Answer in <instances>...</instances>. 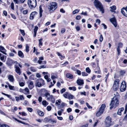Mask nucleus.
<instances>
[{
  "mask_svg": "<svg viewBox=\"0 0 127 127\" xmlns=\"http://www.w3.org/2000/svg\"><path fill=\"white\" fill-rule=\"evenodd\" d=\"M11 15L13 19H16V17L13 14H10Z\"/></svg>",
  "mask_w": 127,
  "mask_h": 127,
  "instance_id": "obj_61",
  "label": "nucleus"
},
{
  "mask_svg": "<svg viewBox=\"0 0 127 127\" xmlns=\"http://www.w3.org/2000/svg\"><path fill=\"white\" fill-rule=\"evenodd\" d=\"M22 91H24V94L26 95L29 94L30 93L29 90L27 88H26L24 90H23Z\"/></svg>",
  "mask_w": 127,
  "mask_h": 127,
  "instance_id": "obj_21",
  "label": "nucleus"
},
{
  "mask_svg": "<svg viewBox=\"0 0 127 127\" xmlns=\"http://www.w3.org/2000/svg\"><path fill=\"white\" fill-rule=\"evenodd\" d=\"M76 71L77 72V73L78 75H80L81 74V73L80 71L78 70H76Z\"/></svg>",
  "mask_w": 127,
  "mask_h": 127,
  "instance_id": "obj_53",
  "label": "nucleus"
},
{
  "mask_svg": "<svg viewBox=\"0 0 127 127\" xmlns=\"http://www.w3.org/2000/svg\"><path fill=\"white\" fill-rule=\"evenodd\" d=\"M23 104L25 105H27L28 104V101L26 100H25Z\"/></svg>",
  "mask_w": 127,
  "mask_h": 127,
  "instance_id": "obj_51",
  "label": "nucleus"
},
{
  "mask_svg": "<svg viewBox=\"0 0 127 127\" xmlns=\"http://www.w3.org/2000/svg\"><path fill=\"white\" fill-rule=\"evenodd\" d=\"M14 120H15L16 121H17V122H18L19 123H21L23 124H25V123H24L23 122H22V121L18 120L16 118H15Z\"/></svg>",
  "mask_w": 127,
  "mask_h": 127,
  "instance_id": "obj_54",
  "label": "nucleus"
},
{
  "mask_svg": "<svg viewBox=\"0 0 127 127\" xmlns=\"http://www.w3.org/2000/svg\"><path fill=\"white\" fill-rule=\"evenodd\" d=\"M82 75L83 76H87L88 75V74L85 72H82Z\"/></svg>",
  "mask_w": 127,
  "mask_h": 127,
  "instance_id": "obj_46",
  "label": "nucleus"
},
{
  "mask_svg": "<svg viewBox=\"0 0 127 127\" xmlns=\"http://www.w3.org/2000/svg\"><path fill=\"white\" fill-rule=\"evenodd\" d=\"M126 83L125 81H123L120 87V90L121 92H123L125 91L126 89Z\"/></svg>",
  "mask_w": 127,
  "mask_h": 127,
  "instance_id": "obj_9",
  "label": "nucleus"
},
{
  "mask_svg": "<svg viewBox=\"0 0 127 127\" xmlns=\"http://www.w3.org/2000/svg\"><path fill=\"white\" fill-rule=\"evenodd\" d=\"M28 5L29 7L31 9L34 8L37 4L36 0H28Z\"/></svg>",
  "mask_w": 127,
  "mask_h": 127,
  "instance_id": "obj_3",
  "label": "nucleus"
},
{
  "mask_svg": "<svg viewBox=\"0 0 127 127\" xmlns=\"http://www.w3.org/2000/svg\"><path fill=\"white\" fill-rule=\"evenodd\" d=\"M86 72L88 73H90L91 72V70L88 67H87L86 68Z\"/></svg>",
  "mask_w": 127,
  "mask_h": 127,
  "instance_id": "obj_44",
  "label": "nucleus"
},
{
  "mask_svg": "<svg viewBox=\"0 0 127 127\" xmlns=\"http://www.w3.org/2000/svg\"><path fill=\"white\" fill-rule=\"evenodd\" d=\"M66 76L69 79H72L73 78V75L69 73H67L66 74Z\"/></svg>",
  "mask_w": 127,
  "mask_h": 127,
  "instance_id": "obj_22",
  "label": "nucleus"
},
{
  "mask_svg": "<svg viewBox=\"0 0 127 127\" xmlns=\"http://www.w3.org/2000/svg\"><path fill=\"white\" fill-rule=\"evenodd\" d=\"M80 11V10L78 9H76L75 10H74L73 11V14H75L76 13H78L79 11Z\"/></svg>",
  "mask_w": 127,
  "mask_h": 127,
  "instance_id": "obj_38",
  "label": "nucleus"
},
{
  "mask_svg": "<svg viewBox=\"0 0 127 127\" xmlns=\"http://www.w3.org/2000/svg\"><path fill=\"white\" fill-rule=\"evenodd\" d=\"M25 0H18L16 4H21L25 2Z\"/></svg>",
  "mask_w": 127,
  "mask_h": 127,
  "instance_id": "obj_26",
  "label": "nucleus"
},
{
  "mask_svg": "<svg viewBox=\"0 0 127 127\" xmlns=\"http://www.w3.org/2000/svg\"><path fill=\"white\" fill-rule=\"evenodd\" d=\"M74 97L71 94L69 93L68 96V98L69 99H72Z\"/></svg>",
  "mask_w": 127,
  "mask_h": 127,
  "instance_id": "obj_36",
  "label": "nucleus"
},
{
  "mask_svg": "<svg viewBox=\"0 0 127 127\" xmlns=\"http://www.w3.org/2000/svg\"><path fill=\"white\" fill-rule=\"evenodd\" d=\"M114 95H115V96H116L118 98L119 97V95L118 93L117 92H115V93L114 94Z\"/></svg>",
  "mask_w": 127,
  "mask_h": 127,
  "instance_id": "obj_42",
  "label": "nucleus"
},
{
  "mask_svg": "<svg viewBox=\"0 0 127 127\" xmlns=\"http://www.w3.org/2000/svg\"><path fill=\"white\" fill-rule=\"evenodd\" d=\"M103 39V38L102 34L100 35L99 38V41L100 42H102Z\"/></svg>",
  "mask_w": 127,
  "mask_h": 127,
  "instance_id": "obj_47",
  "label": "nucleus"
},
{
  "mask_svg": "<svg viewBox=\"0 0 127 127\" xmlns=\"http://www.w3.org/2000/svg\"><path fill=\"white\" fill-rule=\"evenodd\" d=\"M38 27L35 26V27L34 29V32H37V31L38 30Z\"/></svg>",
  "mask_w": 127,
  "mask_h": 127,
  "instance_id": "obj_48",
  "label": "nucleus"
},
{
  "mask_svg": "<svg viewBox=\"0 0 127 127\" xmlns=\"http://www.w3.org/2000/svg\"><path fill=\"white\" fill-rule=\"evenodd\" d=\"M45 84L44 81L41 78L37 79L36 81V86L40 87Z\"/></svg>",
  "mask_w": 127,
  "mask_h": 127,
  "instance_id": "obj_4",
  "label": "nucleus"
},
{
  "mask_svg": "<svg viewBox=\"0 0 127 127\" xmlns=\"http://www.w3.org/2000/svg\"><path fill=\"white\" fill-rule=\"evenodd\" d=\"M34 75H32L30 77V79L31 80L34 79Z\"/></svg>",
  "mask_w": 127,
  "mask_h": 127,
  "instance_id": "obj_56",
  "label": "nucleus"
},
{
  "mask_svg": "<svg viewBox=\"0 0 127 127\" xmlns=\"http://www.w3.org/2000/svg\"><path fill=\"white\" fill-rule=\"evenodd\" d=\"M65 91V89L63 88L62 89L61 91V94H63L64 92Z\"/></svg>",
  "mask_w": 127,
  "mask_h": 127,
  "instance_id": "obj_62",
  "label": "nucleus"
},
{
  "mask_svg": "<svg viewBox=\"0 0 127 127\" xmlns=\"http://www.w3.org/2000/svg\"><path fill=\"white\" fill-rule=\"evenodd\" d=\"M124 110L123 108H121L119 109L117 112V114L119 115H121V112H122Z\"/></svg>",
  "mask_w": 127,
  "mask_h": 127,
  "instance_id": "obj_19",
  "label": "nucleus"
},
{
  "mask_svg": "<svg viewBox=\"0 0 127 127\" xmlns=\"http://www.w3.org/2000/svg\"><path fill=\"white\" fill-rule=\"evenodd\" d=\"M105 125L107 127H109L112 125L111 119L109 116H108L105 121Z\"/></svg>",
  "mask_w": 127,
  "mask_h": 127,
  "instance_id": "obj_6",
  "label": "nucleus"
},
{
  "mask_svg": "<svg viewBox=\"0 0 127 127\" xmlns=\"http://www.w3.org/2000/svg\"><path fill=\"white\" fill-rule=\"evenodd\" d=\"M29 84L28 85V86L30 89H32L34 87V85L33 82L31 81H30L29 82Z\"/></svg>",
  "mask_w": 127,
  "mask_h": 127,
  "instance_id": "obj_14",
  "label": "nucleus"
},
{
  "mask_svg": "<svg viewBox=\"0 0 127 127\" xmlns=\"http://www.w3.org/2000/svg\"><path fill=\"white\" fill-rule=\"evenodd\" d=\"M38 114L41 116H43L44 115V113L42 111L38 110L37 111Z\"/></svg>",
  "mask_w": 127,
  "mask_h": 127,
  "instance_id": "obj_30",
  "label": "nucleus"
},
{
  "mask_svg": "<svg viewBox=\"0 0 127 127\" xmlns=\"http://www.w3.org/2000/svg\"><path fill=\"white\" fill-rule=\"evenodd\" d=\"M18 55L19 57L21 58H23L24 57V55L23 52L21 51H19L18 52Z\"/></svg>",
  "mask_w": 127,
  "mask_h": 127,
  "instance_id": "obj_18",
  "label": "nucleus"
},
{
  "mask_svg": "<svg viewBox=\"0 0 127 127\" xmlns=\"http://www.w3.org/2000/svg\"><path fill=\"white\" fill-rule=\"evenodd\" d=\"M67 110L68 113H69L71 111L72 109L70 108H69L67 109Z\"/></svg>",
  "mask_w": 127,
  "mask_h": 127,
  "instance_id": "obj_63",
  "label": "nucleus"
},
{
  "mask_svg": "<svg viewBox=\"0 0 127 127\" xmlns=\"http://www.w3.org/2000/svg\"><path fill=\"white\" fill-rule=\"evenodd\" d=\"M69 89L70 90H73L74 91H75L76 90V88L75 87H69Z\"/></svg>",
  "mask_w": 127,
  "mask_h": 127,
  "instance_id": "obj_35",
  "label": "nucleus"
},
{
  "mask_svg": "<svg viewBox=\"0 0 127 127\" xmlns=\"http://www.w3.org/2000/svg\"><path fill=\"white\" fill-rule=\"evenodd\" d=\"M14 67L15 71L17 74L20 75L21 73V71L20 70V68L16 65H15Z\"/></svg>",
  "mask_w": 127,
  "mask_h": 127,
  "instance_id": "obj_11",
  "label": "nucleus"
},
{
  "mask_svg": "<svg viewBox=\"0 0 127 127\" xmlns=\"http://www.w3.org/2000/svg\"><path fill=\"white\" fill-rule=\"evenodd\" d=\"M20 99L21 100H24V96L22 95H19Z\"/></svg>",
  "mask_w": 127,
  "mask_h": 127,
  "instance_id": "obj_43",
  "label": "nucleus"
},
{
  "mask_svg": "<svg viewBox=\"0 0 127 127\" xmlns=\"http://www.w3.org/2000/svg\"><path fill=\"white\" fill-rule=\"evenodd\" d=\"M69 93L66 92L63 95V96L66 98H68Z\"/></svg>",
  "mask_w": 127,
  "mask_h": 127,
  "instance_id": "obj_29",
  "label": "nucleus"
},
{
  "mask_svg": "<svg viewBox=\"0 0 127 127\" xmlns=\"http://www.w3.org/2000/svg\"><path fill=\"white\" fill-rule=\"evenodd\" d=\"M52 95H50V94L48 93H46L45 94V96L47 98V99L48 100L51 97Z\"/></svg>",
  "mask_w": 127,
  "mask_h": 127,
  "instance_id": "obj_34",
  "label": "nucleus"
},
{
  "mask_svg": "<svg viewBox=\"0 0 127 127\" xmlns=\"http://www.w3.org/2000/svg\"><path fill=\"white\" fill-rule=\"evenodd\" d=\"M0 57V59L1 61H2L3 62L5 61L4 60V57L3 56H1Z\"/></svg>",
  "mask_w": 127,
  "mask_h": 127,
  "instance_id": "obj_59",
  "label": "nucleus"
},
{
  "mask_svg": "<svg viewBox=\"0 0 127 127\" xmlns=\"http://www.w3.org/2000/svg\"><path fill=\"white\" fill-rule=\"evenodd\" d=\"M111 104H114L116 106H117L119 105V101L117 97L116 96H114L111 102Z\"/></svg>",
  "mask_w": 127,
  "mask_h": 127,
  "instance_id": "obj_8",
  "label": "nucleus"
},
{
  "mask_svg": "<svg viewBox=\"0 0 127 127\" xmlns=\"http://www.w3.org/2000/svg\"><path fill=\"white\" fill-rule=\"evenodd\" d=\"M110 8L111 9L110 10L112 12L113 11V10H115L116 9V7L115 6H111L110 7Z\"/></svg>",
  "mask_w": 127,
  "mask_h": 127,
  "instance_id": "obj_32",
  "label": "nucleus"
},
{
  "mask_svg": "<svg viewBox=\"0 0 127 127\" xmlns=\"http://www.w3.org/2000/svg\"><path fill=\"white\" fill-rule=\"evenodd\" d=\"M57 76L56 73H52L51 74V78L53 80L55 78H57Z\"/></svg>",
  "mask_w": 127,
  "mask_h": 127,
  "instance_id": "obj_17",
  "label": "nucleus"
},
{
  "mask_svg": "<svg viewBox=\"0 0 127 127\" xmlns=\"http://www.w3.org/2000/svg\"><path fill=\"white\" fill-rule=\"evenodd\" d=\"M27 110L30 112H31L32 111V109L31 108L28 107L27 108Z\"/></svg>",
  "mask_w": 127,
  "mask_h": 127,
  "instance_id": "obj_55",
  "label": "nucleus"
},
{
  "mask_svg": "<svg viewBox=\"0 0 127 127\" xmlns=\"http://www.w3.org/2000/svg\"><path fill=\"white\" fill-rule=\"evenodd\" d=\"M42 105L46 107L48 104V102H47L45 100H43L42 102Z\"/></svg>",
  "mask_w": 127,
  "mask_h": 127,
  "instance_id": "obj_27",
  "label": "nucleus"
},
{
  "mask_svg": "<svg viewBox=\"0 0 127 127\" xmlns=\"http://www.w3.org/2000/svg\"><path fill=\"white\" fill-rule=\"evenodd\" d=\"M28 10H24L23 11V13L24 14H26L28 12Z\"/></svg>",
  "mask_w": 127,
  "mask_h": 127,
  "instance_id": "obj_64",
  "label": "nucleus"
},
{
  "mask_svg": "<svg viewBox=\"0 0 127 127\" xmlns=\"http://www.w3.org/2000/svg\"><path fill=\"white\" fill-rule=\"evenodd\" d=\"M43 12V10L42 8L40 7H39V14L40 16V17H41L42 15V13Z\"/></svg>",
  "mask_w": 127,
  "mask_h": 127,
  "instance_id": "obj_33",
  "label": "nucleus"
},
{
  "mask_svg": "<svg viewBox=\"0 0 127 127\" xmlns=\"http://www.w3.org/2000/svg\"><path fill=\"white\" fill-rule=\"evenodd\" d=\"M119 82L120 80L118 79H117L115 81L112 87L113 90L114 91H116L118 89Z\"/></svg>",
  "mask_w": 127,
  "mask_h": 127,
  "instance_id": "obj_7",
  "label": "nucleus"
},
{
  "mask_svg": "<svg viewBox=\"0 0 127 127\" xmlns=\"http://www.w3.org/2000/svg\"><path fill=\"white\" fill-rule=\"evenodd\" d=\"M65 31V29L64 28H62L61 29V33H63Z\"/></svg>",
  "mask_w": 127,
  "mask_h": 127,
  "instance_id": "obj_57",
  "label": "nucleus"
},
{
  "mask_svg": "<svg viewBox=\"0 0 127 127\" xmlns=\"http://www.w3.org/2000/svg\"><path fill=\"white\" fill-rule=\"evenodd\" d=\"M29 47L28 44H26V50L27 52H28L29 50Z\"/></svg>",
  "mask_w": 127,
  "mask_h": 127,
  "instance_id": "obj_40",
  "label": "nucleus"
},
{
  "mask_svg": "<svg viewBox=\"0 0 127 127\" xmlns=\"http://www.w3.org/2000/svg\"><path fill=\"white\" fill-rule=\"evenodd\" d=\"M0 50H0V51L2 53H3L5 55H7V54L5 52L6 51V50L5 49L4 47L1 46H0Z\"/></svg>",
  "mask_w": 127,
  "mask_h": 127,
  "instance_id": "obj_15",
  "label": "nucleus"
},
{
  "mask_svg": "<svg viewBox=\"0 0 127 127\" xmlns=\"http://www.w3.org/2000/svg\"><path fill=\"white\" fill-rule=\"evenodd\" d=\"M121 75H123L126 73V71L124 70H121L120 71Z\"/></svg>",
  "mask_w": 127,
  "mask_h": 127,
  "instance_id": "obj_37",
  "label": "nucleus"
},
{
  "mask_svg": "<svg viewBox=\"0 0 127 127\" xmlns=\"http://www.w3.org/2000/svg\"><path fill=\"white\" fill-rule=\"evenodd\" d=\"M94 4L96 9L99 10L102 13H103L104 12V9L100 2L98 0H95L94 2Z\"/></svg>",
  "mask_w": 127,
  "mask_h": 127,
  "instance_id": "obj_1",
  "label": "nucleus"
},
{
  "mask_svg": "<svg viewBox=\"0 0 127 127\" xmlns=\"http://www.w3.org/2000/svg\"><path fill=\"white\" fill-rule=\"evenodd\" d=\"M30 69L31 71L33 72H35L36 71V70L33 67H31L30 68Z\"/></svg>",
  "mask_w": 127,
  "mask_h": 127,
  "instance_id": "obj_39",
  "label": "nucleus"
},
{
  "mask_svg": "<svg viewBox=\"0 0 127 127\" xmlns=\"http://www.w3.org/2000/svg\"><path fill=\"white\" fill-rule=\"evenodd\" d=\"M35 13V12H32L31 13L30 18V19H32L34 18V15Z\"/></svg>",
  "mask_w": 127,
  "mask_h": 127,
  "instance_id": "obj_24",
  "label": "nucleus"
},
{
  "mask_svg": "<svg viewBox=\"0 0 127 127\" xmlns=\"http://www.w3.org/2000/svg\"><path fill=\"white\" fill-rule=\"evenodd\" d=\"M8 78L10 82L13 83L14 80L13 75H8Z\"/></svg>",
  "mask_w": 127,
  "mask_h": 127,
  "instance_id": "obj_12",
  "label": "nucleus"
},
{
  "mask_svg": "<svg viewBox=\"0 0 127 127\" xmlns=\"http://www.w3.org/2000/svg\"><path fill=\"white\" fill-rule=\"evenodd\" d=\"M7 84L8 85L9 87L10 90H15L14 87V86L10 85V84L8 83Z\"/></svg>",
  "mask_w": 127,
  "mask_h": 127,
  "instance_id": "obj_28",
  "label": "nucleus"
},
{
  "mask_svg": "<svg viewBox=\"0 0 127 127\" xmlns=\"http://www.w3.org/2000/svg\"><path fill=\"white\" fill-rule=\"evenodd\" d=\"M111 22L114 26L115 27H116L117 24L116 22V20L114 18H111L110 20Z\"/></svg>",
  "mask_w": 127,
  "mask_h": 127,
  "instance_id": "obj_13",
  "label": "nucleus"
},
{
  "mask_svg": "<svg viewBox=\"0 0 127 127\" xmlns=\"http://www.w3.org/2000/svg\"><path fill=\"white\" fill-rule=\"evenodd\" d=\"M121 12L123 15L127 17V6L125 7H123L121 9Z\"/></svg>",
  "mask_w": 127,
  "mask_h": 127,
  "instance_id": "obj_10",
  "label": "nucleus"
},
{
  "mask_svg": "<svg viewBox=\"0 0 127 127\" xmlns=\"http://www.w3.org/2000/svg\"><path fill=\"white\" fill-rule=\"evenodd\" d=\"M47 109L48 111H50L52 107L51 106H48L47 107Z\"/></svg>",
  "mask_w": 127,
  "mask_h": 127,
  "instance_id": "obj_50",
  "label": "nucleus"
},
{
  "mask_svg": "<svg viewBox=\"0 0 127 127\" xmlns=\"http://www.w3.org/2000/svg\"><path fill=\"white\" fill-rule=\"evenodd\" d=\"M48 8L49 12H52L57 7V3L56 2H51L48 6Z\"/></svg>",
  "mask_w": 127,
  "mask_h": 127,
  "instance_id": "obj_2",
  "label": "nucleus"
},
{
  "mask_svg": "<svg viewBox=\"0 0 127 127\" xmlns=\"http://www.w3.org/2000/svg\"><path fill=\"white\" fill-rule=\"evenodd\" d=\"M44 60L43 57H41L39 58V59L37 62V63L40 64L42 62V60Z\"/></svg>",
  "mask_w": 127,
  "mask_h": 127,
  "instance_id": "obj_23",
  "label": "nucleus"
},
{
  "mask_svg": "<svg viewBox=\"0 0 127 127\" xmlns=\"http://www.w3.org/2000/svg\"><path fill=\"white\" fill-rule=\"evenodd\" d=\"M77 83L78 85L79 86L83 85L84 83L83 80L80 79H78L77 80Z\"/></svg>",
  "mask_w": 127,
  "mask_h": 127,
  "instance_id": "obj_16",
  "label": "nucleus"
},
{
  "mask_svg": "<svg viewBox=\"0 0 127 127\" xmlns=\"http://www.w3.org/2000/svg\"><path fill=\"white\" fill-rule=\"evenodd\" d=\"M43 40V39L42 38H40V39H38L39 41V44L38 45L39 47L40 48L41 47V46H42V41Z\"/></svg>",
  "mask_w": 127,
  "mask_h": 127,
  "instance_id": "obj_25",
  "label": "nucleus"
},
{
  "mask_svg": "<svg viewBox=\"0 0 127 127\" xmlns=\"http://www.w3.org/2000/svg\"><path fill=\"white\" fill-rule=\"evenodd\" d=\"M105 107L106 106L105 104H103L101 105L99 110L96 113V116L99 117L103 113Z\"/></svg>",
  "mask_w": 127,
  "mask_h": 127,
  "instance_id": "obj_5",
  "label": "nucleus"
},
{
  "mask_svg": "<svg viewBox=\"0 0 127 127\" xmlns=\"http://www.w3.org/2000/svg\"><path fill=\"white\" fill-rule=\"evenodd\" d=\"M127 120V115H126V116H125L124 119L123 120V121H125L126 122Z\"/></svg>",
  "mask_w": 127,
  "mask_h": 127,
  "instance_id": "obj_49",
  "label": "nucleus"
},
{
  "mask_svg": "<svg viewBox=\"0 0 127 127\" xmlns=\"http://www.w3.org/2000/svg\"><path fill=\"white\" fill-rule=\"evenodd\" d=\"M61 99H59L58 100H57L56 101L55 104L57 105H59L60 104V103L61 102Z\"/></svg>",
  "mask_w": 127,
  "mask_h": 127,
  "instance_id": "obj_31",
  "label": "nucleus"
},
{
  "mask_svg": "<svg viewBox=\"0 0 127 127\" xmlns=\"http://www.w3.org/2000/svg\"><path fill=\"white\" fill-rule=\"evenodd\" d=\"M20 31L21 34H22L23 36H24L25 35V34L24 31V30H20Z\"/></svg>",
  "mask_w": 127,
  "mask_h": 127,
  "instance_id": "obj_45",
  "label": "nucleus"
},
{
  "mask_svg": "<svg viewBox=\"0 0 127 127\" xmlns=\"http://www.w3.org/2000/svg\"><path fill=\"white\" fill-rule=\"evenodd\" d=\"M86 105L88 107L89 109H92V107L91 106H90L88 104V103H86Z\"/></svg>",
  "mask_w": 127,
  "mask_h": 127,
  "instance_id": "obj_58",
  "label": "nucleus"
},
{
  "mask_svg": "<svg viewBox=\"0 0 127 127\" xmlns=\"http://www.w3.org/2000/svg\"><path fill=\"white\" fill-rule=\"evenodd\" d=\"M20 86L21 87H23L25 85V84L23 82H21L19 83Z\"/></svg>",
  "mask_w": 127,
  "mask_h": 127,
  "instance_id": "obj_60",
  "label": "nucleus"
},
{
  "mask_svg": "<svg viewBox=\"0 0 127 127\" xmlns=\"http://www.w3.org/2000/svg\"><path fill=\"white\" fill-rule=\"evenodd\" d=\"M120 48H119L118 47L117 49V51L118 52V55H119L120 54Z\"/></svg>",
  "mask_w": 127,
  "mask_h": 127,
  "instance_id": "obj_52",
  "label": "nucleus"
},
{
  "mask_svg": "<svg viewBox=\"0 0 127 127\" xmlns=\"http://www.w3.org/2000/svg\"><path fill=\"white\" fill-rule=\"evenodd\" d=\"M48 100L50 101L53 103H54L55 101V99L52 95L51 96L49 99Z\"/></svg>",
  "mask_w": 127,
  "mask_h": 127,
  "instance_id": "obj_20",
  "label": "nucleus"
},
{
  "mask_svg": "<svg viewBox=\"0 0 127 127\" xmlns=\"http://www.w3.org/2000/svg\"><path fill=\"white\" fill-rule=\"evenodd\" d=\"M10 6H11V8L13 10L14 9V3L12 2L11 3Z\"/></svg>",
  "mask_w": 127,
  "mask_h": 127,
  "instance_id": "obj_41",
  "label": "nucleus"
}]
</instances>
